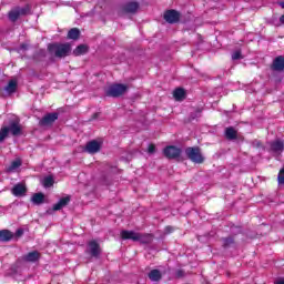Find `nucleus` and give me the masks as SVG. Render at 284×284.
Returning <instances> with one entry per match:
<instances>
[{
  "instance_id": "nucleus-1",
  "label": "nucleus",
  "mask_w": 284,
  "mask_h": 284,
  "mask_svg": "<svg viewBox=\"0 0 284 284\" xmlns=\"http://www.w3.org/2000/svg\"><path fill=\"white\" fill-rule=\"evenodd\" d=\"M121 239L123 241H139L140 243L148 244L152 243L153 236L149 233H138L134 231H122Z\"/></svg>"
},
{
  "instance_id": "nucleus-2",
  "label": "nucleus",
  "mask_w": 284,
  "mask_h": 284,
  "mask_svg": "<svg viewBox=\"0 0 284 284\" xmlns=\"http://www.w3.org/2000/svg\"><path fill=\"white\" fill-rule=\"evenodd\" d=\"M12 134V136H19L21 134V124L19 119H16L9 123V126H3L0 130V143H3L6 139H8V134Z\"/></svg>"
},
{
  "instance_id": "nucleus-3",
  "label": "nucleus",
  "mask_w": 284,
  "mask_h": 284,
  "mask_svg": "<svg viewBox=\"0 0 284 284\" xmlns=\"http://www.w3.org/2000/svg\"><path fill=\"white\" fill-rule=\"evenodd\" d=\"M48 50L51 54L58 57V59H63V57H68V54H70L72 48L70 47V43H54L49 44Z\"/></svg>"
},
{
  "instance_id": "nucleus-4",
  "label": "nucleus",
  "mask_w": 284,
  "mask_h": 284,
  "mask_svg": "<svg viewBox=\"0 0 284 284\" xmlns=\"http://www.w3.org/2000/svg\"><path fill=\"white\" fill-rule=\"evenodd\" d=\"M185 155L192 163H197L199 165L205 161L203 153L199 146H189L185 149Z\"/></svg>"
},
{
  "instance_id": "nucleus-5",
  "label": "nucleus",
  "mask_w": 284,
  "mask_h": 284,
  "mask_svg": "<svg viewBox=\"0 0 284 284\" xmlns=\"http://www.w3.org/2000/svg\"><path fill=\"white\" fill-rule=\"evenodd\" d=\"M128 92V85L125 84H112L105 91L106 97H112L113 99H116L119 97H123V93Z\"/></svg>"
},
{
  "instance_id": "nucleus-6",
  "label": "nucleus",
  "mask_w": 284,
  "mask_h": 284,
  "mask_svg": "<svg viewBox=\"0 0 284 284\" xmlns=\"http://www.w3.org/2000/svg\"><path fill=\"white\" fill-rule=\"evenodd\" d=\"M181 152V149L174 145H169L163 150V154L166 159H179Z\"/></svg>"
},
{
  "instance_id": "nucleus-7",
  "label": "nucleus",
  "mask_w": 284,
  "mask_h": 284,
  "mask_svg": "<svg viewBox=\"0 0 284 284\" xmlns=\"http://www.w3.org/2000/svg\"><path fill=\"white\" fill-rule=\"evenodd\" d=\"M84 152L88 154H97L101 152V142L92 140L85 144Z\"/></svg>"
},
{
  "instance_id": "nucleus-8",
  "label": "nucleus",
  "mask_w": 284,
  "mask_h": 284,
  "mask_svg": "<svg viewBox=\"0 0 284 284\" xmlns=\"http://www.w3.org/2000/svg\"><path fill=\"white\" fill-rule=\"evenodd\" d=\"M88 246L89 254H91V256H93L94 258H99V256L101 255V246L97 243V241H90Z\"/></svg>"
},
{
  "instance_id": "nucleus-9",
  "label": "nucleus",
  "mask_w": 284,
  "mask_h": 284,
  "mask_svg": "<svg viewBox=\"0 0 284 284\" xmlns=\"http://www.w3.org/2000/svg\"><path fill=\"white\" fill-rule=\"evenodd\" d=\"M164 19L168 23H178V21L181 19V13H179L176 10H169L164 13Z\"/></svg>"
},
{
  "instance_id": "nucleus-10",
  "label": "nucleus",
  "mask_w": 284,
  "mask_h": 284,
  "mask_svg": "<svg viewBox=\"0 0 284 284\" xmlns=\"http://www.w3.org/2000/svg\"><path fill=\"white\" fill-rule=\"evenodd\" d=\"M27 12H28V9H26V8H16V9H13V10H11L10 12H9V19H10V21H17L18 19H19V17H21L22 14H27Z\"/></svg>"
},
{
  "instance_id": "nucleus-11",
  "label": "nucleus",
  "mask_w": 284,
  "mask_h": 284,
  "mask_svg": "<svg viewBox=\"0 0 284 284\" xmlns=\"http://www.w3.org/2000/svg\"><path fill=\"white\" fill-rule=\"evenodd\" d=\"M271 68L275 72H283V70H284V57L283 55H278L277 58H275L273 60V63H272Z\"/></svg>"
},
{
  "instance_id": "nucleus-12",
  "label": "nucleus",
  "mask_w": 284,
  "mask_h": 284,
  "mask_svg": "<svg viewBox=\"0 0 284 284\" xmlns=\"http://www.w3.org/2000/svg\"><path fill=\"white\" fill-rule=\"evenodd\" d=\"M57 119H59V113H48L41 119L40 124L52 125Z\"/></svg>"
},
{
  "instance_id": "nucleus-13",
  "label": "nucleus",
  "mask_w": 284,
  "mask_h": 284,
  "mask_svg": "<svg viewBox=\"0 0 284 284\" xmlns=\"http://www.w3.org/2000/svg\"><path fill=\"white\" fill-rule=\"evenodd\" d=\"M140 4L136 1H131L124 4L123 10L129 14H136L139 11Z\"/></svg>"
},
{
  "instance_id": "nucleus-14",
  "label": "nucleus",
  "mask_w": 284,
  "mask_h": 284,
  "mask_svg": "<svg viewBox=\"0 0 284 284\" xmlns=\"http://www.w3.org/2000/svg\"><path fill=\"white\" fill-rule=\"evenodd\" d=\"M11 192L13 196H26V192H28V189H26V184L18 183L12 187Z\"/></svg>"
},
{
  "instance_id": "nucleus-15",
  "label": "nucleus",
  "mask_w": 284,
  "mask_h": 284,
  "mask_svg": "<svg viewBox=\"0 0 284 284\" xmlns=\"http://www.w3.org/2000/svg\"><path fill=\"white\" fill-rule=\"evenodd\" d=\"M271 145V151L275 153H281L283 152L284 143L282 140H275L270 143Z\"/></svg>"
},
{
  "instance_id": "nucleus-16",
  "label": "nucleus",
  "mask_w": 284,
  "mask_h": 284,
  "mask_svg": "<svg viewBox=\"0 0 284 284\" xmlns=\"http://www.w3.org/2000/svg\"><path fill=\"white\" fill-rule=\"evenodd\" d=\"M12 239H14V233L9 230L0 231V241H2V243H8V241H12Z\"/></svg>"
},
{
  "instance_id": "nucleus-17",
  "label": "nucleus",
  "mask_w": 284,
  "mask_h": 284,
  "mask_svg": "<svg viewBox=\"0 0 284 284\" xmlns=\"http://www.w3.org/2000/svg\"><path fill=\"white\" fill-rule=\"evenodd\" d=\"M68 203H70V196L60 199V201L53 205V212H59V210H63V207H65Z\"/></svg>"
},
{
  "instance_id": "nucleus-18",
  "label": "nucleus",
  "mask_w": 284,
  "mask_h": 284,
  "mask_svg": "<svg viewBox=\"0 0 284 284\" xmlns=\"http://www.w3.org/2000/svg\"><path fill=\"white\" fill-rule=\"evenodd\" d=\"M39 258L40 254L38 251L30 252L24 256V261H27L28 263H37Z\"/></svg>"
},
{
  "instance_id": "nucleus-19",
  "label": "nucleus",
  "mask_w": 284,
  "mask_h": 284,
  "mask_svg": "<svg viewBox=\"0 0 284 284\" xmlns=\"http://www.w3.org/2000/svg\"><path fill=\"white\" fill-rule=\"evenodd\" d=\"M237 133L235 131L234 128L230 126V128H226L225 129V138L229 140V141H234V139H237Z\"/></svg>"
},
{
  "instance_id": "nucleus-20",
  "label": "nucleus",
  "mask_w": 284,
  "mask_h": 284,
  "mask_svg": "<svg viewBox=\"0 0 284 284\" xmlns=\"http://www.w3.org/2000/svg\"><path fill=\"white\" fill-rule=\"evenodd\" d=\"M88 53V45L85 44H80L73 50L74 57H81V54H87Z\"/></svg>"
},
{
  "instance_id": "nucleus-21",
  "label": "nucleus",
  "mask_w": 284,
  "mask_h": 284,
  "mask_svg": "<svg viewBox=\"0 0 284 284\" xmlns=\"http://www.w3.org/2000/svg\"><path fill=\"white\" fill-rule=\"evenodd\" d=\"M162 274H161V271L159 270H152L150 273H149V278L150 281H153V282H159L161 281L162 278Z\"/></svg>"
},
{
  "instance_id": "nucleus-22",
  "label": "nucleus",
  "mask_w": 284,
  "mask_h": 284,
  "mask_svg": "<svg viewBox=\"0 0 284 284\" xmlns=\"http://www.w3.org/2000/svg\"><path fill=\"white\" fill-rule=\"evenodd\" d=\"M44 199H45V195H43V193H36L31 197V201H32V203H34V205H41V203H43Z\"/></svg>"
},
{
  "instance_id": "nucleus-23",
  "label": "nucleus",
  "mask_w": 284,
  "mask_h": 284,
  "mask_svg": "<svg viewBox=\"0 0 284 284\" xmlns=\"http://www.w3.org/2000/svg\"><path fill=\"white\" fill-rule=\"evenodd\" d=\"M4 90L6 92H8V94H13V92H17V81L16 80L9 81Z\"/></svg>"
},
{
  "instance_id": "nucleus-24",
  "label": "nucleus",
  "mask_w": 284,
  "mask_h": 284,
  "mask_svg": "<svg viewBox=\"0 0 284 284\" xmlns=\"http://www.w3.org/2000/svg\"><path fill=\"white\" fill-rule=\"evenodd\" d=\"M173 97H174L175 101H183V99H185V90L175 89L173 92Z\"/></svg>"
},
{
  "instance_id": "nucleus-25",
  "label": "nucleus",
  "mask_w": 284,
  "mask_h": 284,
  "mask_svg": "<svg viewBox=\"0 0 284 284\" xmlns=\"http://www.w3.org/2000/svg\"><path fill=\"white\" fill-rule=\"evenodd\" d=\"M81 34V31H79V29L73 28L71 30H69L68 32V39H73L74 41H77V39H79Z\"/></svg>"
},
{
  "instance_id": "nucleus-26",
  "label": "nucleus",
  "mask_w": 284,
  "mask_h": 284,
  "mask_svg": "<svg viewBox=\"0 0 284 284\" xmlns=\"http://www.w3.org/2000/svg\"><path fill=\"white\" fill-rule=\"evenodd\" d=\"M43 187H52L54 185V178L49 175L42 180Z\"/></svg>"
},
{
  "instance_id": "nucleus-27",
  "label": "nucleus",
  "mask_w": 284,
  "mask_h": 284,
  "mask_svg": "<svg viewBox=\"0 0 284 284\" xmlns=\"http://www.w3.org/2000/svg\"><path fill=\"white\" fill-rule=\"evenodd\" d=\"M19 168H21V160H14L8 168V172H16Z\"/></svg>"
},
{
  "instance_id": "nucleus-28",
  "label": "nucleus",
  "mask_w": 284,
  "mask_h": 284,
  "mask_svg": "<svg viewBox=\"0 0 284 284\" xmlns=\"http://www.w3.org/2000/svg\"><path fill=\"white\" fill-rule=\"evenodd\" d=\"M277 181L280 183V185H283L284 183V169H282L277 175Z\"/></svg>"
},
{
  "instance_id": "nucleus-29",
  "label": "nucleus",
  "mask_w": 284,
  "mask_h": 284,
  "mask_svg": "<svg viewBox=\"0 0 284 284\" xmlns=\"http://www.w3.org/2000/svg\"><path fill=\"white\" fill-rule=\"evenodd\" d=\"M232 243H234V239H232V237L223 239L224 247H227V246L232 245Z\"/></svg>"
},
{
  "instance_id": "nucleus-30",
  "label": "nucleus",
  "mask_w": 284,
  "mask_h": 284,
  "mask_svg": "<svg viewBox=\"0 0 284 284\" xmlns=\"http://www.w3.org/2000/svg\"><path fill=\"white\" fill-rule=\"evenodd\" d=\"M233 61H237V59H241V51H235L232 54Z\"/></svg>"
},
{
  "instance_id": "nucleus-31",
  "label": "nucleus",
  "mask_w": 284,
  "mask_h": 284,
  "mask_svg": "<svg viewBox=\"0 0 284 284\" xmlns=\"http://www.w3.org/2000/svg\"><path fill=\"white\" fill-rule=\"evenodd\" d=\"M149 154H154L156 152V146L154 144H150L148 148Z\"/></svg>"
},
{
  "instance_id": "nucleus-32",
  "label": "nucleus",
  "mask_w": 284,
  "mask_h": 284,
  "mask_svg": "<svg viewBox=\"0 0 284 284\" xmlns=\"http://www.w3.org/2000/svg\"><path fill=\"white\" fill-rule=\"evenodd\" d=\"M16 239H20V236H23V229L17 230L16 234L13 235Z\"/></svg>"
},
{
  "instance_id": "nucleus-33",
  "label": "nucleus",
  "mask_w": 284,
  "mask_h": 284,
  "mask_svg": "<svg viewBox=\"0 0 284 284\" xmlns=\"http://www.w3.org/2000/svg\"><path fill=\"white\" fill-rule=\"evenodd\" d=\"M173 227L172 226H166L165 227V232H166V234H170V233H172L173 232Z\"/></svg>"
},
{
  "instance_id": "nucleus-34",
  "label": "nucleus",
  "mask_w": 284,
  "mask_h": 284,
  "mask_svg": "<svg viewBox=\"0 0 284 284\" xmlns=\"http://www.w3.org/2000/svg\"><path fill=\"white\" fill-rule=\"evenodd\" d=\"M20 50H28V44H21Z\"/></svg>"
},
{
  "instance_id": "nucleus-35",
  "label": "nucleus",
  "mask_w": 284,
  "mask_h": 284,
  "mask_svg": "<svg viewBox=\"0 0 284 284\" xmlns=\"http://www.w3.org/2000/svg\"><path fill=\"white\" fill-rule=\"evenodd\" d=\"M176 276L178 278H181V276H183V271H178Z\"/></svg>"
},
{
  "instance_id": "nucleus-36",
  "label": "nucleus",
  "mask_w": 284,
  "mask_h": 284,
  "mask_svg": "<svg viewBox=\"0 0 284 284\" xmlns=\"http://www.w3.org/2000/svg\"><path fill=\"white\" fill-rule=\"evenodd\" d=\"M275 284H284V278L277 280V281L275 282Z\"/></svg>"
},
{
  "instance_id": "nucleus-37",
  "label": "nucleus",
  "mask_w": 284,
  "mask_h": 284,
  "mask_svg": "<svg viewBox=\"0 0 284 284\" xmlns=\"http://www.w3.org/2000/svg\"><path fill=\"white\" fill-rule=\"evenodd\" d=\"M281 23H284V16L280 18Z\"/></svg>"
},
{
  "instance_id": "nucleus-38",
  "label": "nucleus",
  "mask_w": 284,
  "mask_h": 284,
  "mask_svg": "<svg viewBox=\"0 0 284 284\" xmlns=\"http://www.w3.org/2000/svg\"><path fill=\"white\" fill-rule=\"evenodd\" d=\"M281 8H284V2H280Z\"/></svg>"
},
{
  "instance_id": "nucleus-39",
  "label": "nucleus",
  "mask_w": 284,
  "mask_h": 284,
  "mask_svg": "<svg viewBox=\"0 0 284 284\" xmlns=\"http://www.w3.org/2000/svg\"><path fill=\"white\" fill-rule=\"evenodd\" d=\"M257 148L261 145V142H256Z\"/></svg>"
},
{
  "instance_id": "nucleus-40",
  "label": "nucleus",
  "mask_w": 284,
  "mask_h": 284,
  "mask_svg": "<svg viewBox=\"0 0 284 284\" xmlns=\"http://www.w3.org/2000/svg\"><path fill=\"white\" fill-rule=\"evenodd\" d=\"M197 114H201V110H197Z\"/></svg>"
}]
</instances>
